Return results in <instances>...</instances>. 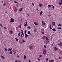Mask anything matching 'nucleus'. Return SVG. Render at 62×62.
Instances as JSON below:
<instances>
[{
    "instance_id": "f257e3e1",
    "label": "nucleus",
    "mask_w": 62,
    "mask_h": 62,
    "mask_svg": "<svg viewBox=\"0 0 62 62\" xmlns=\"http://www.w3.org/2000/svg\"><path fill=\"white\" fill-rule=\"evenodd\" d=\"M15 20L13 18H11L10 19V23H12V22H15V21L14 20Z\"/></svg>"
},
{
    "instance_id": "f03ea898",
    "label": "nucleus",
    "mask_w": 62,
    "mask_h": 62,
    "mask_svg": "<svg viewBox=\"0 0 62 62\" xmlns=\"http://www.w3.org/2000/svg\"><path fill=\"white\" fill-rule=\"evenodd\" d=\"M46 50L45 49H43V54H46Z\"/></svg>"
},
{
    "instance_id": "7ed1b4c3",
    "label": "nucleus",
    "mask_w": 62,
    "mask_h": 62,
    "mask_svg": "<svg viewBox=\"0 0 62 62\" xmlns=\"http://www.w3.org/2000/svg\"><path fill=\"white\" fill-rule=\"evenodd\" d=\"M62 4V0H61V2H59V3L58 4L59 5H61Z\"/></svg>"
},
{
    "instance_id": "20e7f679",
    "label": "nucleus",
    "mask_w": 62,
    "mask_h": 62,
    "mask_svg": "<svg viewBox=\"0 0 62 62\" xmlns=\"http://www.w3.org/2000/svg\"><path fill=\"white\" fill-rule=\"evenodd\" d=\"M57 45H58L59 46H61L62 47V43H60V44H57Z\"/></svg>"
},
{
    "instance_id": "39448f33",
    "label": "nucleus",
    "mask_w": 62,
    "mask_h": 62,
    "mask_svg": "<svg viewBox=\"0 0 62 62\" xmlns=\"http://www.w3.org/2000/svg\"><path fill=\"white\" fill-rule=\"evenodd\" d=\"M30 48L31 49L33 48V46L31 45L30 46Z\"/></svg>"
},
{
    "instance_id": "423d86ee",
    "label": "nucleus",
    "mask_w": 62,
    "mask_h": 62,
    "mask_svg": "<svg viewBox=\"0 0 62 62\" xmlns=\"http://www.w3.org/2000/svg\"><path fill=\"white\" fill-rule=\"evenodd\" d=\"M28 34H29L30 35L32 36V34H31L30 32L29 31H28Z\"/></svg>"
},
{
    "instance_id": "0eeeda50",
    "label": "nucleus",
    "mask_w": 62,
    "mask_h": 62,
    "mask_svg": "<svg viewBox=\"0 0 62 62\" xmlns=\"http://www.w3.org/2000/svg\"><path fill=\"white\" fill-rule=\"evenodd\" d=\"M34 24L36 26L38 25V23L35 22H34Z\"/></svg>"
},
{
    "instance_id": "6e6552de",
    "label": "nucleus",
    "mask_w": 62,
    "mask_h": 62,
    "mask_svg": "<svg viewBox=\"0 0 62 62\" xmlns=\"http://www.w3.org/2000/svg\"><path fill=\"white\" fill-rule=\"evenodd\" d=\"M12 50V48H11V49L10 48H8V51H11Z\"/></svg>"
},
{
    "instance_id": "1a4fd4ad",
    "label": "nucleus",
    "mask_w": 62,
    "mask_h": 62,
    "mask_svg": "<svg viewBox=\"0 0 62 62\" xmlns=\"http://www.w3.org/2000/svg\"><path fill=\"white\" fill-rule=\"evenodd\" d=\"M52 25L53 26H54L55 25V23L54 22H53L52 23Z\"/></svg>"
},
{
    "instance_id": "9d476101",
    "label": "nucleus",
    "mask_w": 62,
    "mask_h": 62,
    "mask_svg": "<svg viewBox=\"0 0 62 62\" xmlns=\"http://www.w3.org/2000/svg\"><path fill=\"white\" fill-rule=\"evenodd\" d=\"M49 28H50V30L52 29V26L51 25V24H50V27Z\"/></svg>"
},
{
    "instance_id": "9b49d317",
    "label": "nucleus",
    "mask_w": 62,
    "mask_h": 62,
    "mask_svg": "<svg viewBox=\"0 0 62 62\" xmlns=\"http://www.w3.org/2000/svg\"><path fill=\"white\" fill-rule=\"evenodd\" d=\"M53 60H50L49 61V62H53Z\"/></svg>"
},
{
    "instance_id": "f8f14e48",
    "label": "nucleus",
    "mask_w": 62,
    "mask_h": 62,
    "mask_svg": "<svg viewBox=\"0 0 62 62\" xmlns=\"http://www.w3.org/2000/svg\"><path fill=\"white\" fill-rule=\"evenodd\" d=\"M0 56H1V57H2V59H5L4 57V56L2 55H1Z\"/></svg>"
},
{
    "instance_id": "ddd939ff",
    "label": "nucleus",
    "mask_w": 62,
    "mask_h": 62,
    "mask_svg": "<svg viewBox=\"0 0 62 62\" xmlns=\"http://www.w3.org/2000/svg\"><path fill=\"white\" fill-rule=\"evenodd\" d=\"M25 38H26L27 37V36H28V35H27L26 34H25Z\"/></svg>"
},
{
    "instance_id": "4468645a",
    "label": "nucleus",
    "mask_w": 62,
    "mask_h": 62,
    "mask_svg": "<svg viewBox=\"0 0 62 62\" xmlns=\"http://www.w3.org/2000/svg\"><path fill=\"white\" fill-rule=\"evenodd\" d=\"M39 7H42V4H39Z\"/></svg>"
},
{
    "instance_id": "2eb2a0df",
    "label": "nucleus",
    "mask_w": 62,
    "mask_h": 62,
    "mask_svg": "<svg viewBox=\"0 0 62 62\" xmlns=\"http://www.w3.org/2000/svg\"><path fill=\"white\" fill-rule=\"evenodd\" d=\"M46 38V37L45 36L43 37V39H45Z\"/></svg>"
},
{
    "instance_id": "dca6fc26",
    "label": "nucleus",
    "mask_w": 62,
    "mask_h": 62,
    "mask_svg": "<svg viewBox=\"0 0 62 62\" xmlns=\"http://www.w3.org/2000/svg\"><path fill=\"white\" fill-rule=\"evenodd\" d=\"M27 25V22H26V23H25V24L24 25V26L26 27V25Z\"/></svg>"
},
{
    "instance_id": "f3484780",
    "label": "nucleus",
    "mask_w": 62,
    "mask_h": 62,
    "mask_svg": "<svg viewBox=\"0 0 62 62\" xmlns=\"http://www.w3.org/2000/svg\"><path fill=\"white\" fill-rule=\"evenodd\" d=\"M42 14V11H41L40 12V14H39L40 15V16H41V15Z\"/></svg>"
},
{
    "instance_id": "a211bd4d",
    "label": "nucleus",
    "mask_w": 62,
    "mask_h": 62,
    "mask_svg": "<svg viewBox=\"0 0 62 62\" xmlns=\"http://www.w3.org/2000/svg\"><path fill=\"white\" fill-rule=\"evenodd\" d=\"M51 6H52V5H48L47 7H48V8H49Z\"/></svg>"
},
{
    "instance_id": "6ab92c4d",
    "label": "nucleus",
    "mask_w": 62,
    "mask_h": 62,
    "mask_svg": "<svg viewBox=\"0 0 62 62\" xmlns=\"http://www.w3.org/2000/svg\"><path fill=\"white\" fill-rule=\"evenodd\" d=\"M22 8H20V9H19V12H21L22 11Z\"/></svg>"
},
{
    "instance_id": "aec40b11",
    "label": "nucleus",
    "mask_w": 62,
    "mask_h": 62,
    "mask_svg": "<svg viewBox=\"0 0 62 62\" xmlns=\"http://www.w3.org/2000/svg\"><path fill=\"white\" fill-rule=\"evenodd\" d=\"M19 43L20 44H22V42L21 41H20V40L19 41Z\"/></svg>"
},
{
    "instance_id": "412c9836",
    "label": "nucleus",
    "mask_w": 62,
    "mask_h": 62,
    "mask_svg": "<svg viewBox=\"0 0 62 62\" xmlns=\"http://www.w3.org/2000/svg\"><path fill=\"white\" fill-rule=\"evenodd\" d=\"M37 29H34V32H37Z\"/></svg>"
},
{
    "instance_id": "4be33fe9",
    "label": "nucleus",
    "mask_w": 62,
    "mask_h": 62,
    "mask_svg": "<svg viewBox=\"0 0 62 62\" xmlns=\"http://www.w3.org/2000/svg\"><path fill=\"white\" fill-rule=\"evenodd\" d=\"M45 39H46V40L47 41L48 40V38H47V37H46V38Z\"/></svg>"
},
{
    "instance_id": "5701e85b",
    "label": "nucleus",
    "mask_w": 62,
    "mask_h": 62,
    "mask_svg": "<svg viewBox=\"0 0 62 62\" xmlns=\"http://www.w3.org/2000/svg\"><path fill=\"white\" fill-rule=\"evenodd\" d=\"M54 49L56 50H57V48L56 47H54Z\"/></svg>"
},
{
    "instance_id": "b1692460",
    "label": "nucleus",
    "mask_w": 62,
    "mask_h": 62,
    "mask_svg": "<svg viewBox=\"0 0 62 62\" xmlns=\"http://www.w3.org/2000/svg\"><path fill=\"white\" fill-rule=\"evenodd\" d=\"M52 30L53 31H56V30L54 29H52Z\"/></svg>"
},
{
    "instance_id": "393cba45",
    "label": "nucleus",
    "mask_w": 62,
    "mask_h": 62,
    "mask_svg": "<svg viewBox=\"0 0 62 62\" xmlns=\"http://www.w3.org/2000/svg\"><path fill=\"white\" fill-rule=\"evenodd\" d=\"M12 54V52H9V54Z\"/></svg>"
},
{
    "instance_id": "a878e982",
    "label": "nucleus",
    "mask_w": 62,
    "mask_h": 62,
    "mask_svg": "<svg viewBox=\"0 0 62 62\" xmlns=\"http://www.w3.org/2000/svg\"><path fill=\"white\" fill-rule=\"evenodd\" d=\"M15 39H16V41H18V40H19V39H17V38H15Z\"/></svg>"
},
{
    "instance_id": "bb28decb",
    "label": "nucleus",
    "mask_w": 62,
    "mask_h": 62,
    "mask_svg": "<svg viewBox=\"0 0 62 62\" xmlns=\"http://www.w3.org/2000/svg\"><path fill=\"white\" fill-rule=\"evenodd\" d=\"M10 33L11 34L13 33V31H10Z\"/></svg>"
},
{
    "instance_id": "cd10ccee",
    "label": "nucleus",
    "mask_w": 62,
    "mask_h": 62,
    "mask_svg": "<svg viewBox=\"0 0 62 62\" xmlns=\"http://www.w3.org/2000/svg\"><path fill=\"white\" fill-rule=\"evenodd\" d=\"M26 59V56L24 55V59Z\"/></svg>"
},
{
    "instance_id": "c85d7f7f",
    "label": "nucleus",
    "mask_w": 62,
    "mask_h": 62,
    "mask_svg": "<svg viewBox=\"0 0 62 62\" xmlns=\"http://www.w3.org/2000/svg\"><path fill=\"white\" fill-rule=\"evenodd\" d=\"M52 8L53 9H54V6H53L52 5Z\"/></svg>"
},
{
    "instance_id": "c756f323",
    "label": "nucleus",
    "mask_w": 62,
    "mask_h": 62,
    "mask_svg": "<svg viewBox=\"0 0 62 62\" xmlns=\"http://www.w3.org/2000/svg\"><path fill=\"white\" fill-rule=\"evenodd\" d=\"M62 29L61 27H58L57 28V29Z\"/></svg>"
},
{
    "instance_id": "7c9ffc66",
    "label": "nucleus",
    "mask_w": 62,
    "mask_h": 62,
    "mask_svg": "<svg viewBox=\"0 0 62 62\" xmlns=\"http://www.w3.org/2000/svg\"><path fill=\"white\" fill-rule=\"evenodd\" d=\"M22 33V35H23V36H24V34H23V32H21Z\"/></svg>"
},
{
    "instance_id": "2f4dec72",
    "label": "nucleus",
    "mask_w": 62,
    "mask_h": 62,
    "mask_svg": "<svg viewBox=\"0 0 62 62\" xmlns=\"http://www.w3.org/2000/svg\"><path fill=\"white\" fill-rule=\"evenodd\" d=\"M44 42H49L48 40L47 41H44Z\"/></svg>"
},
{
    "instance_id": "473e14b6",
    "label": "nucleus",
    "mask_w": 62,
    "mask_h": 62,
    "mask_svg": "<svg viewBox=\"0 0 62 62\" xmlns=\"http://www.w3.org/2000/svg\"><path fill=\"white\" fill-rule=\"evenodd\" d=\"M6 5V3H4L3 4V6H5Z\"/></svg>"
},
{
    "instance_id": "72a5a7b5",
    "label": "nucleus",
    "mask_w": 62,
    "mask_h": 62,
    "mask_svg": "<svg viewBox=\"0 0 62 62\" xmlns=\"http://www.w3.org/2000/svg\"><path fill=\"white\" fill-rule=\"evenodd\" d=\"M48 42H44V44H47V43H48Z\"/></svg>"
},
{
    "instance_id": "f704fd0d",
    "label": "nucleus",
    "mask_w": 62,
    "mask_h": 62,
    "mask_svg": "<svg viewBox=\"0 0 62 62\" xmlns=\"http://www.w3.org/2000/svg\"><path fill=\"white\" fill-rule=\"evenodd\" d=\"M19 28L20 29L21 28V25L20 24V25H19Z\"/></svg>"
},
{
    "instance_id": "c9c22d12",
    "label": "nucleus",
    "mask_w": 62,
    "mask_h": 62,
    "mask_svg": "<svg viewBox=\"0 0 62 62\" xmlns=\"http://www.w3.org/2000/svg\"><path fill=\"white\" fill-rule=\"evenodd\" d=\"M46 25L45 23H43V25Z\"/></svg>"
},
{
    "instance_id": "e433bc0d",
    "label": "nucleus",
    "mask_w": 62,
    "mask_h": 62,
    "mask_svg": "<svg viewBox=\"0 0 62 62\" xmlns=\"http://www.w3.org/2000/svg\"><path fill=\"white\" fill-rule=\"evenodd\" d=\"M44 47L45 48H46V45H44Z\"/></svg>"
},
{
    "instance_id": "4c0bfd02",
    "label": "nucleus",
    "mask_w": 62,
    "mask_h": 62,
    "mask_svg": "<svg viewBox=\"0 0 62 62\" xmlns=\"http://www.w3.org/2000/svg\"><path fill=\"white\" fill-rule=\"evenodd\" d=\"M4 50H5V51H6L7 52V49L5 48Z\"/></svg>"
},
{
    "instance_id": "58836bf2",
    "label": "nucleus",
    "mask_w": 62,
    "mask_h": 62,
    "mask_svg": "<svg viewBox=\"0 0 62 62\" xmlns=\"http://www.w3.org/2000/svg\"><path fill=\"white\" fill-rule=\"evenodd\" d=\"M61 26V25H60V24H59V25H57V26Z\"/></svg>"
},
{
    "instance_id": "ea45409f",
    "label": "nucleus",
    "mask_w": 62,
    "mask_h": 62,
    "mask_svg": "<svg viewBox=\"0 0 62 62\" xmlns=\"http://www.w3.org/2000/svg\"><path fill=\"white\" fill-rule=\"evenodd\" d=\"M24 32H25V34H26V30H25V31H24Z\"/></svg>"
},
{
    "instance_id": "a19ab883",
    "label": "nucleus",
    "mask_w": 62,
    "mask_h": 62,
    "mask_svg": "<svg viewBox=\"0 0 62 62\" xmlns=\"http://www.w3.org/2000/svg\"><path fill=\"white\" fill-rule=\"evenodd\" d=\"M27 28H29V29H31V27H29V26L27 27Z\"/></svg>"
},
{
    "instance_id": "79ce46f5",
    "label": "nucleus",
    "mask_w": 62,
    "mask_h": 62,
    "mask_svg": "<svg viewBox=\"0 0 62 62\" xmlns=\"http://www.w3.org/2000/svg\"><path fill=\"white\" fill-rule=\"evenodd\" d=\"M41 33H42V34H43V35H44V33L43 32H41Z\"/></svg>"
},
{
    "instance_id": "37998d69",
    "label": "nucleus",
    "mask_w": 62,
    "mask_h": 62,
    "mask_svg": "<svg viewBox=\"0 0 62 62\" xmlns=\"http://www.w3.org/2000/svg\"><path fill=\"white\" fill-rule=\"evenodd\" d=\"M21 35H20V33H19V34H18V36H20Z\"/></svg>"
},
{
    "instance_id": "c03bdc74",
    "label": "nucleus",
    "mask_w": 62,
    "mask_h": 62,
    "mask_svg": "<svg viewBox=\"0 0 62 62\" xmlns=\"http://www.w3.org/2000/svg\"><path fill=\"white\" fill-rule=\"evenodd\" d=\"M37 60H38V61H40V59H39V58H37Z\"/></svg>"
},
{
    "instance_id": "a18cd8bd",
    "label": "nucleus",
    "mask_w": 62,
    "mask_h": 62,
    "mask_svg": "<svg viewBox=\"0 0 62 62\" xmlns=\"http://www.w3.org/2000/svg\"><path fill=\"white\" fill-rule=\"evenodd\" d=\"M0 26L1 27H2V24H0Z\"/></svg>"
},
{
    "instance_id": "49530a36",
    "label": "nucleus",
    "mask_w": 62,
    "mask_h": 62,
    "mask_svg": "<svg viewBox=\"0 0 62 62\" xmlns=\"http://www.w3.org/2000/svg\"><path fill=\"white\" fill-rule=\"evenodd\" d=\"M32 6H34V4L33 3H32Z\"/></svg>"
},
{
    "instance_id": "de8ad7c7",
    "label": "nucleus",
    "mask_w": 62,
    "mask_h": 62,
    "mask_svg": "<svg viewBox=\"0 0 62 62\" xmlns=\"http://www.w3.org/2000/svg\"><path fill=\"white\" fill-rule=\"evenodd\" d=\"M22 42H26V41H24V40H22Z\"/></svg>"
},
{
    "instance_id": "09e8293b",
    "label": "nucleus",
    "mask_w": 62,
    "mask_h": 62,
    "mask_svg": "<svg viewBox=\"0 0 62 62\" xmlns=\"http://www.w3.org/2000/svg\"><path fill=\"white\" fill-rule=\"evenodd\" d=\"M15 3H17V1H14Z\"/></svg>"
},
{
    "instance_id": "8fccbe9b",
    "label": "nucleus",
    "mask_w": 62,
    "mask_h": 62,
    "mask_svg": "<svg viewBox=\"0 0 62 62\" xmlns=\"http://www.w3.org/2000/svg\"><path fill=\"white\" fill-rule=\"evenodd\" d=\"M39 57H42V55H39Z\"/></svg>"
},
{
    "instance_id": "3c124183",
    "label": "nucleus",
    "mask_w": 62,
    "mask_h": 62,
    "mask_svg": "<svg viewBox=\"0 0 62 62\" xmlns=\"http://www.w3.org/2000/svg\"><path fill=\"white\" fill-rule=\"evenodd\" d=\"M48 59L46 58V61H48Z\"/></svg>"
},
{
    "instance_id": "603ef678",
    "label": "nucleus",
    "mask_w": 62,
    "mask_h": 62,
    "mask_svg": "<svg viewBox=\"0 0 62 62\" xmlns=\"http://www.w3.org/2000/svg\"><path fill=\"white\" fill-rule=\"evenodd\" d=\"M18 62H21V61H20V60H19L18 61Z\"/></svg>"
},
{
    "instance_id": "864d4df0",
    "label": "nucleus",
    "mask_w": 62,
    "mask_h": 62,
    "mask_svg": "<svg viewBox=\"0 0 62 62\" xmlns=\"http://www.w3.org/2000/svg\"><path fill=\"white\" fill-rule=\"evenodd\" d=\"M4 29L5 30H6V27H4Z\"/></svg>"
},
{
    "instance_id": "5fc2aeb1",
    "label": "nucleus",
    "mask_w": 62,
    "mask_h": 62,
    "mask_svg": "<svg viewBox=\"0 0 62 62\" xmlns=\"http://www.w3.org/2000/svg\"><path fill=\"white\" fill-rule=\"evenodd\" d=\"M18 62V61H17V60L15 61V62Z\"/></svg>"
},
{
    "instance_id": "6e6d98bb",
    "label": "nucleus",
    "mask_w": 62,
    "mask_h": 62,
    "mask_svg": "<svg viewBox=\"0 0 62 62\" xmlns=\"http://www.w3.org/2000/svg\"><path fill=\"white\" fill-rule=\"evenodd\" d=\"M22 35H22V34H21V35H20V36H21V37H22Z\"/></svg>"
},
{
    "instance_id": "4d7b16f0",
    "label": "nucleus",
    "mask_w": 62,
    "mask_h": 62,
    "mask_svg": "<svg viewBox=\"0 0 62 62\" xmlns=\"http://www.w3.org/2000/svg\"><path fill=\"white\" fill-rule=\"evenodd\" d=\"M44 30V29H41V31H43Z\"/></svg>"
},
{
    "instance_id": "13d9d810",
    "label": "nucleus",
    "mask_w": 62,
    "mask_h": 62,
    "mask_svg": "<svg viewBox=\"0 0 62 62\" xmlns=\"http://www.w3.org/2000/svg\"><path fill=\"white\" fill-rule=\"evenodd\" d=\"M44 23V21H42V23Z\"/></svg>"
},
{
    "instance_id": "bf43d9fd",
    "label": "nucleus",
    "mask_w": 62,
    "mask_h": 62,
    "mask_svg": "<svg viewBox=\"0 0 62 62\" xmlns=\"http://www.w3.org/2000/svg\"><path fill=\"white\" fill-rule=\"evenodd\" d=\"M29 62H31V60H29Z\"/></svg>"
},
{
    "instance_id": "052dcab7",
    "label": "nucleus",
    "mask_w": 62,
    "mask_h": 62,
    "mask_svg": "<svg viewBox=\"0 0 62 62\" xmlns=\"http://www.w3.org/2000/svg\"><path fill=\"white\" fill-rule=\"evenodd\" d=\"M19 57V55H17V57Z\"/></svg>"
},
{
    "instance_id": "680f3d73",
    "label": "nucleus",
    "mask_w": 62,
    "mask_h": 62,
    "mask_svg": "<svg viewBox=\"0 0 62 62\" xmlns=\"http://www.w3.org/2000/svg\"><path fill=\"white\" fill-rule=\"evenodd\" d=\"M1 2H2V3H3V1H1Z\"/></svg>"
},
{
    "instance_id": "e2e57ef3",
    "label": "nucleus",
    "mask_w": 62,
    "mask_h": 62,
    "mask_svg": "<svg viewBox=\"0 0 62 62\" xmlns=\"http://www.w3.org/2000/svg\"><path fill=\"white\" fill-rule=\"evenodd\" d=\"M48 16H50L49 15H48Z\"/></svg>"
},
{
    "instance_id": "0e129e2a",
    "label": "nucleus",
    "mask_w": 62,
    "mask_h": 62,
    "mask_svg": "<svg viewBox=\"0 0 62 62\" xmlns=\"http://www.w3.org/2000/svg\"><path fill=\"white\" fill-rule=\"evenodd\" d=\"M21 31H22V32H23V31L22 30Z\"/></svg>"
},
{
    "instance_id": "69168bd1",
    "label": "nucleus",
    "mask_w": 62,
    "mask_h": 62,
    "mask_svg": "<svg viewBox=\"0 0 62 62\" xmlns=\"http://www.w3.org/2000/svg\"><path fill=\"white\" fill-rule=\"evenodd\" d=\"M59 59H60V57H59Z\"/></svg>"
},
{
    "instance_id": "338daca9",
    "label": "nucleus",
    "mask_w": 62,
    "mask_h": 62,
    "mask_svg": "<svg viewBox=\"0 0 62 62\" xmlns=\"http://www.w3.org/2000/svg\"><path fill=\"white\" fill-rule=\"evenodd\" d=\"M27 15H28V16H29V15L27 14Z\"/></svg>"
},
{
    "instance_id": "774afa93",
    "label": "nucleus",
    "mask_w": 62,
    "mask_h": 62,
    "mask_svg": "<svg viewBox=\"0 0 62 62\" xmlns=\"http://www.w3.org/2000/svg\"><path fill=\"white\" fill-rule=\"evenodd\" d=\"M20 1H22V2L23 1H22V0H20Z\"/></svg>"
}]
</instances>
